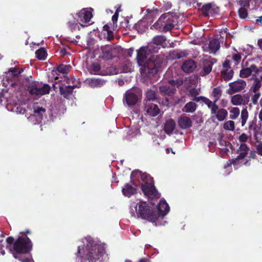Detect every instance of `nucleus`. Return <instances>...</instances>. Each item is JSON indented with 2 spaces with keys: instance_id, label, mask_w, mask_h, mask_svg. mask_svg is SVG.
<instances>
[{
  "instance_id": "9d476101",
  "label": "nucleus",
  "mask_w": 262,
  "mask_h": 262,
  "mask_svg": "<svg viewBox=\"0 0 262 262\" xmlns=\"http://www.w3.org/2000/svg\"><path fill=\"white\" fill-rule=\"evenodd\" d=\"M138 99V96L133 90H129L124 95L123 102H125L128 106H133L137 104Z\"/></svg>"
},
{
  "instance_id": "7ed1b4c3",
  "label": "nucleus",
  "mask_w": 262,
  "mask_h": 262,
  "mask_svg": "<svg viewBox=\"0 0 262 262\" xmlns=\"http://www.w3.org/2000/svg\"><path fill=\"white\" fill-rule=\"evenodd\" d=\"M86 242L85 249L81 254L80 246L78 247L77 256L79 257L80 262H96L104 254V246L97 243L91 237L85 238Z\"/></svg>"
},
{
  "instance_id": "a19ab883",
  "label": "nucleus",
  "mask_w": 262,
  "mask_h": 262,
  "mask_svg": "<svg viewBox=\"0 0 262 262\" xmlns=\"http://www.w3.org/2000/svg\"><path fill=\"white\" fill-rule=\"evenodd\" d=\"M211 4L208 3L203 5L201 8L202 14L204 16H207L209 15V11L211 8Z\"/></svg>"
},
{
  "instance_id": "2f4dec72",
  "label": "nucleus",
  "mask_w": 262,
  "mask_h": 262,
  "mask_svg": "<svg viewBox=\"0 0 262 262\" xmlns=\"http://www.w3.org/2000/svg\"><path fill=\"white\" fill-rule=\"evenodd\" d=\"M36 57L40 60H43L46 59L47 56V52L44 48H41L35 52Z\"/></svg>"
},
{
  "instance_id": "2eb2a0df",
  "label": "nucleus",
  "mask_w": 262,
  "mask_h": 262,
  "mask_svg": "<svg viewBox=\"0 0 262 262\" xmlns=\"http://www.w3.org/2000/svg\"><path fill=\"white\" fill-rule=\"evenodd\" d=\"M211 114L213 118L217 119L219 121H223L227 118L228 112L224 108H219L217 105V108L215 109L214 112H211Z\"/></svg>"
},
{
  "instance_id": "680f3d73",
  "label": "nucleus",
  "mask_w": 262,
  "mask_h": 262,
  "mask_svg": "<svg viewBox=\"0 0 262 262\" xmlns=\"http://www.w3.org/2000/svg\"><path fill=\"white\" fill-rule=\"evenodd\" d=\"M205 98V97L204 96H199V97H194V98H192V100L195 101V102H199L200 101H202L203 102L204 99Z\"/></svg>"
},
{
  "instance_id": "f257e3e1",
  "label": "nucleus",
  "mask_w": 262,
  "mask_h": 262,
  "mask_svg": "<svg viewBox=\"0 0 262 262\" xmlns=\"http://www.w3.org/2000/svg\"><path fill=\"white\" fill-rule=\"evenodd\" d=\"M23 71V69H18L16 67L10 68L6 73V80L12 87L24 86L32 96H40L50 93V86L47 84L42 85L39 82L31 81L29 78L21 81L20 77Z\"/></svg>"
},
{
  "instance_id": "052dcab7",
  "label": "nucleus",
  "mask_w": 262,
  "mask_h": 262,
  "mask_svg": "<svg viewBox=\"0 0 262 262\" xmlns=\"http://www.w3.org/2000/svg\"><path fill=\"white\" fill-rule=\"evenodd\" d=\"M189 94L190 96L192 98H194V97H196L198 95L199 93L195 89H192L189 91Z\"/></svg>"
},
{
  "instance_id": "e2e57ef3",
  "label": "nucleus",
  "mask_w": 262,
  "mask_h": 262,
  "mask_svg": "<svg viewBox=\"0 0 262 262\" xmlns=\"http://www.w3.org/2000/svg\"><path fill=\"white\" fill-rule=\"evenodd\" d=\"M134 52V49L133 48H130L126 52V56L127 57H132L133 54Z\"/></svg>"
},
{
  "instance_id": "49530a36",
  "label": "nucleus",
  "mask_w": 262,
  "mask_h": 262,
  "mask_svg": "<svg viewBox=\"0 0 262 262\" xmlns=\"http://www.w3.org/2000/svg\"><path fill=\"white\" fill-rule=\"evenodd\" d=\"M241 58V53L238 52L233 54L232 56V59L235 62V65H237L239 63Z\"/></svg>"
},
{
  "instance_id": "412c9836",
  "label": "nucleus",
  "mask_w": 262,
  "mask_h": 262,
  "mask_svg": "<svg viewBox=\"0 0 262 262\" xmlns=\"http://www.w3.org/2000/svg\"><path fill=\"white\" fill-rule=\"evenodd\" d=\"M239 150L240 152L238 156L234 160V161H239V160L244 159L247 156L250 148L245 143H242L239 146Z\"/></svg>"
},
{
  "instance_id": "774afa93",
  "label": "nucleus",
  "mask_w": 262,
  "mask_h": 262,
  "mask_svg": "<svg viewBox=\"0 0 262 262\" xmlns=\"http://www.w3.org/2000/svg\"><path fill=\"white\" fill-rule=\"evenodd\" d=\"M249 158H252V159H255V158H256V154H255V151H254L253 150H251L250 151Z\"/></svg>"
},
{
  "instance_id": "864d4df0",
  "label": "nucleus",
  "mask_w": 262,
  "mask_h": 262,
  "mask_svg": "<svg viewBox=\"0 0 262 262\" xmlns=\"http://www.w3.org/2000/svg\"><path fill=\"white\" fill-rule=\"evenodd\" d=\"M260 95L259 93H255V94L252 96V101L254 104H256L257 103V101L259 98Z\"/></svg>"
},
{
  "instance_id": "bb28decb",
  "label": "nucleus",
  "mask_w": 262,
  "mask_h": 262,
  "mask_svg": "<svg viewBox=\"0 0 262 262\" xmlns=\"http://www.w3.org/2000/svg\"><path fill=\"white\" fill-rule=\"evenodd\" d=\"M221 75L226 81L230 80L233 76L234 72L232 69H225L221 72Z\"/></svg>"
},
{
  "instance_id": "20e7f679",
  "label": "nucleus",
  "mask_w": 262,
  "mask_h": 262,
  "mask_svg": "<svg viewBox=\"0 0 262 262\" xmlns=\"http://www.w3.org/2000/svg\"><path fill=\"white\" fill-rule=\"evenodd\" d=\"M136 213L138 217L155 223L157 221L156 210L146 202L140 201L136 206Z\"/></svg>"
},
{
  "instance_id": "f8f14e48",
  "label": "nucleus",
  "mask_w": 262,
  "mask_h": 262,
  "mask_svg": "<svg viewBox=\"0 0 262 262\" xmlns=\"http://www.w3.org/2000/svg\"><path fill=\"white\" fill-rule=\"evenodd\" d=\"M101 51V57L106 60L112 59L116 53L115 48L111 45H106L102 47Z\"/></svg>"
},
{
  "instance_id": "e433bc0d",
  "label": "nucleus",
  "mask_w": 262,
  "mask_h": 262,
  "mask_svg": "<svg viewBox=\"0 0 262 262\" xmlns=\"http://www.w3.org/2000/svg\"><path fill=\"white\" fill-rule=\"evenodd\" d=\"M71 67L70 65L60 64L57 67V71L60 73L67 74Z\"/></svg>"
},
{
  "instance_id": "4468645a",
  "label": "nucleus",
  "mask_w": 262,
  "mask_h": 262,
  "mask_svg": "<svg viewBox=\"0 0 262 262\" xmlns=\"http://www.w3.org/2000/svg\"><path fill=\"white\" fill-rule=\"evenodd\" d=\"M171 18V16L169 14H163L159 19L152 25V27H151V29L153 27L156 29L158 30L159 31H161V30H162V28L164 27L165 24L167 23V20Z\"/></svg>"
},
{
  "instance_id": "79ce46f5",
  "label": "nucleus",
  "mask_w": 262,
  "mask_h": 262,
  "mask_svg": "<svg viewBox=\"0 0 262 262\" xmlns=\"http://www.w3.org/2000/svg\"><path fill=\"white\" fill-rule=\"evenodd\" d=\"M251 74V71L249 68L243 69L241 70L239 76L242 78H247Z\"/></svg>"
},
{
  "instance_id": "4be33fe9",
  "label": "nucleus",
  "mask_w": 262,
  "mask_h": 262,
  "mask_svg": "<svg viewBox=\"0 0 262 262\" xmlns=\"http://www.w3.org/2000/svg\"><path fill=\"white\" fill-rule=\"evenodd\" d=\"M176 122L172 119L167 120L164 124V130L166 134L170 135L176 128Z\"/></svg>"
},
{
  "instance_id": "a18cd8bd",
  "label": "nucleus",
  "mask_w": 262,
  "mask_h": 262,
  "mask_svg": "<svg viewBox=\"0 0 262 262\" xmlns=\"http://www.w3.org/2000/svg\"><path fill=\"white\" fill-rule=\"evenodd\" d=\"M68 26L69 28L72 32L75 31L77 27H78L75 19H73L71 20H69L68 23Z\"/></svg>"
},
{
  "instance_id": "69168bd1",
  "label": "nucleus",
  "mask_w": 262,
  "mask_h": 262,
  "mask_svg": "<svg viewBox=\"0 0 262 262\" xmlns=\"http://www.w3.org/2000/svg\"><path fill=\"white\" fill-rule=\"evenodd\" d=\"M31 233V231L29 229H27L24 232H20L19 234H20V236H27L28 234H30Z\"/></svg>"
},
{
  "instance_id": "09e8293b",
  "label": "nucleus",
  "mask_w": 262,
  "mask_h": 262,
  "mask_svg": "<svg viewBox=\"0 0 262 262\" xmlns=\"http://www.w3.org/2000/svg\"><path fill=\"white\" fill-rule=\"evenodd\" d=\"M101 69V67L98 63H93L92 65V71L95 74H97Z\"/></svg>"
},
{
  "instance_id": "338daca9",
  "label": "nucleus",
  "mask_w": 262,
  "mask_h": 262,
  "mask_svg": "<svg viewBox=\"0 0 262 262\" xmlns=\"http://www.w3.org/2000/svg\"><path fill=\"white\" fill-rule=\"evenodd\" d=\"M186 101L185 97L182 96L181 98L178 99L177 103H184Z\"/></svg>"
},
{
  "instance_id": "0eeeda50",
  "label": "nucleus",
  "mask_w": 262,
  "mask_h": 262,
  "mask_svg": "<svg viewBox=\"0 0 262 262\" xmlns=\"http://www.w3.org/2000/svg\"><path fill=\"white\" fill-rule=\"evenodd\" d=\"M141 189L144 195L153 200L159 198V194L153 183L145 182L141 185Z\"/></svg>"
},
{
  "instance_id": "603ef678",
  "label": "nucleus",
  "mask_w": 262,
  "mask_h": 262,
  "mask_svg": "<svg viewBox=\"0 0 262 262\" xmlns=\"http://www.w3.org/2000/svg\"><path fill=\"white\" fill-rule=\"evenodd\" d=\"M248 139V136L245 133H243L239 136L238 140L241 142H245L247 141Z\"/></svg>"
},
{
  "instance_id": "cd10ccee",
  "label": "nucleus",
  "mask_w": 262,
  "mask_h": 262,
  "mask_svg": "<svg viewBox=\"0 0 262 262\" xmlns=\"http://www.w3.org/2000/svg\"><path fill=\"white\" fill-rule=\"evenodd\" d=\"M156 93L155 91L148 90L146 93V103H150L151 101L157 99Z\"/></svg>"
},
{
  "instance_id": "aec40b11",
  "label": "nucleus",
  "mask_w": 262,
  "mask_h": 262,
  "mask_svg": "<svg viewBox=\"0 0 262 262\" xmlns=\"http://www.w3.org/2000/svg\"><path fill=\"white\" fill-rule=\"evenodd\" d=\"M77 86L75 85L72 86L68 85L64 88L62 86H59V92L64 98L68 99L69 96L72 94L73 90Z\"/></svg>"
},
{
  "instance_id": "0e129e2a",
  "label": "nucleus",
  "mask_w": 262,
  "mask_h": 262,
  "mask_svg": "<svg viewBox=\"0 0 262 262\" xmlns=\"http://www.w3.org/2000/svg\"><path fill=\"white\" fill-rule=\"evenodd\" d=\"M17 110H18L17 112H18L20 114H24L26 112V110L22 107H17Z\"/></svg>"
},
{
  "instance_id": "ea45409f",
  "label": "nucleus",
  "mask_w": 262,
  "mask_h": 262,
  "mask_svg": "<svg viewBox=\"0 0 262 262\" xmlns=\"http://www.w3.org/2000/svg\"><path fill=\"white\" fill-rule=\"evenodd\" d=\"M231 114L230 118L231 119H236L239 115V109L238 107H233L230 111Z\"/></svg>"
},
{
  "instance_id": "5fc2aeb1",
  "label": "nucleus",
  "mask_w": 262,
  "mask_h": 262,
  "mask_svg": "<svg viewBox=\"0 0 262 262\" xmlns=\"http://www.w3.org/2000/svg\"><path fill=\"white\" fill-rule=\"evenodd\" d=\"M230 61L229 60L226 59L223 63V67L226 69H231L230 67Z\"/></svg>"
},
{
  "instance_id": "c756f323",
  "label": "nucleus",
  "mask_w": 262,
  "mask_h": 262,
  "mask_svg": "<svg viewBox=\"0 0 262 262\" xmlns=\"http://www.w3.org/2000/svg\"><path fill=\"white\" fill-rule=\"evenodd\" d=\"M203 102L206 104L209 108H210L211 112H214L215 109L217 108V105L216 104L217 102H215L214 100L212 101L208 98L205 97Z\"/></svg>"
},
{
  "instance_id": "3c124183",
  "label": "nucleus",
  "mask_w": 262,
  "mask_h": 262,
  "mask_svg": "<svg viewBox=\"0 0 262 262\" xmlns=\"http://www.w3.org/2000/svg\"><path fill=\"white\" fill-rule=\"evenodd\" d=\"M234 160H235V158L234 159H232L231 160H229L226 163V164H225L224 165V168H227V167L230 166L232 164L235 165H237L238 164V161H234Z\"/></svg>"
},
{
  "instance_id": "bf43d9fd",
  "label": "nucleus",
  "mask_w": 262,
  "mask_h": 262,
  "mask_svg": "<svg viewBox=\"0 0 262 262\" xmlns=\"http://www.w3.org/2000/svg\"><path fill=\"white\" fill-rule=\"evenodd\" d=\"M256 150L258 155L262 156V143H260L256 146Z\"/></svg>"
},
{
  "instance_id": "473e14b6",
  "label": "nucleus",
  "mask_w": 262,
  "mask_h": 262,
  "mask_svg": "<svg viewBox=\"0 0 262 262\" xmlns=\"http://www.w3.org/2000/svg\"><path fill=\"white\" fill-rule=\"evenodd\" d=\"M136 172L139 174L141 180L143 182H144L145 183L151 182V181L152 180V178L149 174H147L146 172L143 173L142 171L139 170L137 171Z\"/></svg>"
},
{
  "instance_id": "c03bdc74",
  "label": "nucleus",
  "mask_w": 262,
  "mask_h": 262,
  "mask_svg": "<svg viewBox=\"0 0 262 262\" xmlns=\"http://www.w3.org/2000/svg\"><path fill=\"white\" fill-rule=\"evenodd\" d=\"M238 13L241 18L245 19L248 16L247 8H240L238 10Z\"/></svg>"
},
{
  "instance_id": "c9c22d12",
  "label": "nucleus",
  "mask_w": 262,
  "mask_h": 262,
  "mask_svg": "<svg viewBox=\"0 0 262 262\" xmlns=\"http://www.w3.org/2000/svg\"><path fill=\"white\" fill-rule=\"evenodd\" d=\"M174 24L172 23V21L171 20V18H169L167 20V23H166L165 25L164 26V27L163 28L162 30H161L160 32H167L168 31H171L174 28Z\"/></svg>"
},
{
  "instance_id": "de8ad7c7",
  "label": "nucleus",
  "mask_w": 262,
  "mask_h": 262,
  "mask_svg": "<svg viewBox=\"0 0 262 262\" xmlns=\"http://www.w3.org/2000/svg\"><path fill=\"white\" fill-rule=\"evenodd\" d=\"M251 0H239V4L241 8H249L250 7V2Z\"/></svg>"
},
{
  "instance_id": "dca6fc26",
  "label": "nucleus",
  "mask_w": 262,
  "mask_h": 262,
  "mask_svg": "<svg viewBox=\"0 0 262 262\" xmlns=\"http://www.w3.org/2000/svg\"><path fill=\"white\" fill-rule=\"evenodd\" d=\"M145 108L147 113L150 116H156L160 112V109L157 104L145 103Z\"/></svg>"
},
{
  "instance_id": "8fccbe9b",
  "label": "nucleus",
  "mask_w": 262,
  "mask_h": 262,
  "mask_svg": "<svg viewBox=\"0 0 262 262\" xmlns=\"http://www.w3.org/2000/svg\"><path fill=\"white\" fill-rule=\"evenodd\" d=\"M250 95L249 93H247L242 96V105H246L248 103L250 100Z\"/></svg>"
},
{
  "instance_id": "c85d7f7f",
  "label": "nucleus",
  "mask_w": 262,
  "mask_h": 262,
  "mask_svg": "<svg viewBox=\"0 0 262 262\" xmlns=\"http://www.w3.org/2000/svg\"><path fill=\"white\" fill-rule=\"evenodd\" d=\"M166 38L163 35H157L152 39V42L157 46H163L166 43Z\"/></svg>"
},
{
  "instance_id": "37998d69",
  "label": "nucleus",
  "mask_w": 262,
  "mask_h": 262,
  "mask_svg": "<svg viewBox=\"0 0 262 262\" xmlns=\"http://www.w3.org/2000/svg\"><path fill=\"white\" fill-rule=\"evenodd\" d=\"M261 86V82L260 80L256 79L254 81V82L251 87V89L252 90L254 93H256L260 88Z\"/></svg>"
},
{
  "instance_id": "58836bf2",
  "label": "nucleus",
  "mask_w": 262,
  "mask_h": 262,
  "mask_svg": "<svg viewBox=\"0 0 262 262\" xmlns=\"http://www.w3.org/2000/svg\"><path fill=\"white\" fill-rule=\"evenodd\" d=\"M223 127L225 130L233 131L235 129L234 121L229 120L225 122L224 124Z\"/></svg>"
},
{
  "instance_id": "1a4fd4ad",
  "label": "nucleus",
  "mask_w": 262,
  "mask_h": 262,
  "mask_svg": "<svg viewBox=\"0 0 262 262\" xmlns=\"http://www.w3.org/2000/svg\"><path fill=\"white\" fill-rule=\"evenodd\" d=\"M229 88L227 90V93L232 95L234 93L242 91L246 86V82L244 80L239 79L236 81L230 82L228 84Z\"/></svg>"
},
{
  "instance_id": "f03ea898",
  "label": "nucleus",
  "mask_w": 262,
  "mask_h": 262,
  "mask_svg": "<svg viewBox=\"0 0 262 262\" xmlns=\"http://www.w3.org/2000/svg\"><path fill=\"white\" fill-rule=\"evenodd\" d=\"M6 249L13 257L21 262H30L32 260L29 254L32 249L33 243L27 236H18L15 239L12 236L6 238Z\"/></svg>"
},
{
  "instance_id": "a878e982",
  "label": "nucleus",
  "mask_w": 262,
  "mask_h": 262,
  "mask_svg": "<svg viewBox=\"0 0 262 262\" xmlns=\"http://www.w3.org/2000/svg\"><path fill=\"white\" fill-rule=\"evenodd\" d=\"M197 106L198 105L195 102L190 101L182 108V111L187 113H193L196 111Z\"/></svg>"
},
{
  "instance_id": "72a5a7b5",
  "label": "nucleus",
  "mask_w": 262,
  "mask_h": 262,
  "mask_svg": "<svg viewBox=\"0 0 262 262\" xmlns=\"http://www.w3.org/2000/svg\"><path fill=\"white\" fill-rule=\"evenodd\" d=\"M33 112L35 116L38 117L39 119L42 120L46 112V109L42 107L37 106L34 108Z\"/></svg>"
},
{
  "instance_id": "9b49d317",
  "label": "nucleus",
  "mask_w": 262,
  "mask_h": 262,
  "mask_svg": "<svg viewBox=\"0 0 262 262\" xmlns=\"http://www.w3.org/2000/svg\"><path fill=\"white\" fill-rule=\"evenodd\" d=\"M169 211V207L165 200H160L157 206V210H156L157 220L160 216L163 217Z\"/></svg>"
},
{
  "instance_id": "6ab92c4d",
  "label": "nucleus",
  "mask_w": 262,
  "mask_h": 262,
  "mask_svg": "<svg viewBox=\"0 0 262 262\" xmlns=\"http://www.w3.org/2000/svg\"><path fill=\"white\" fill-rule=\"evenodd\" d=\"M181 68L185 72L189 73L193 72L196 68V64L194 61L188 60L183 63Z\"/></svg>"
},
{
  "instance_id": "423d86ee",
  "label": "nucleus",
  "mask_w": 262,
  "mask_h": 262,
  "mask_svg": "<svg viewBox=\"0 0 262 262\" xmlns=\"http://www.w3.org/2000/svg\"><path fill=\"white\" fill-rule=\"evenodd\" d=\"M92 16L91 11L86 9H83L77 14V21L83 27L88 26L92 24L90 21Z\"/></svg>"
},
{
  "instance_id": "ddd939ff",
  "label": "nucleus",
  "mask_w": 262,
  "mask_h": 262,
  "mask_svg": "<svg viewBox=\"0 0 262 262\" xmlns=\"http://www.w3.org/2000/svg\"><path fill=\"white\" fill-rule=\"evenodd\" d=\"M178 124L180 128L187 129L192 126V122L189 117L183 114L178 118Z\"/></svg>"
},
{
  "instance_id": "f3484780",
  "label": "nucleus",
  "mask_w": 262,
  "mask_h": 262,
  "mask_svg": "<svg viewBox=\"0 0 262 262\" xmlns=\"http://www.w3.org/2000/svg\"><path fill=\"white\" fill-rule=\"evenodd\" d=\"M122 192L124 196L129 198L137 193V188L132 184L126 183L122 188Z\"/></svg>"
},
{
  "instance_id": "6e6552de",
  "label": "nucleus",
  "mask_w": 262,
  "mask_h": 262,
  "mask_svg": "<svg viewBox=\"0 0 262 262\" xmlns=\"http://www.w3.org/2000/svg\"><path fill=\"white\" fill-rule=\"evenodd\" d=\"M137 52L136 60L138 65L145 67L148 63V47H141Z\"/></svg>"
},
{
  "instance_id": "5701e85b",
  "label": "nucleus",
  "mask_w": 262,
  "mask_h": 262,
  "mask_svg": "<svg viewBox=\"0 0 262 262\" xmlns=\"http://www.w3.org/2000/svg\"><path fill=\"white\" fill-rule=\"evenodd\" d=\"M256 120H253L251 121H249L248 123V130L250 134V136H251V132H253L254 136L256 138L257 135L259 131V127L257 126L256 123Z\"/></svg>"
},
{
  "instance_id": "13d9d810",
  "label": "nucleus",
  "mask_w": 262,
  "mask_h": 262,
  "mask_svg": "<svg viewBox=\"0 0 262 262\" xmlns=\"http://www.w3.org/2000/svg\"><path fill=\"white\" fill-rule=\"evenodd\" d=\"M249 68L250 69L251 73L252 72H255V73H258L259 72V70L255 64L251 65Z\"/></svg>"
},
{
  "instance_id": "393cba45",
  "label": "nucleus",
  "mask_w": 262,
  "mask_h": 262,
  "mask_svg": "<svg viewBox=\"0 0 262 262\" xmlns=\"http://www.w3.org/2000/svg\"><path fill=\"white\" fill-rule=\"evenodd\" d=\"M209 50L210 53H215L220 48V43L217 39H212L209 41Z\"/></svg>"
},
{
  "instance_id": "f704fd0d",
  "label": "nucleus",
  "mask_w": 262,
  "mask_h": 262,
  "mask_svg": "<svg viewBox=\"0 0 262 262\" xmlns=\"http://www.w3.org/2000/svg\"><path fill=\"white\" fill-rule=\"evenodd\" d=\"M242 95L241 94H236L233 95L231 99V103L234 105H239L242 104Z\"/></svg>"
},
{
  "instance_id": "4d7b16f0",
  "label": "nucleus",
  "mask_w": 262,
  "mask_h": 262,
  "mask_svg": "<svg viewBox=\"0 0 262 262\" xmlns=\"http://www.w3.org/2000/svg\"><path fill=\"white\" fill-rule=\"evenodd\" d=\"M119 16V14H118V12H115V14L113 15L112 17V20L114 25L117 23L118 18Z\"/></svg>"
},
{
  "instance_id": "4c0bfd02",
  "label": "nucleus",
  "mask_w": 262,
  "mask_h": 262,
  "mask_svg": "<svg viewBox=\"0 0 262 262\" xmlns=\"http://www.w3.org/2000/svg\"><path fill=\"white\" fill-rule=\"evenodd\" d=\"M248 118V112L247 111V108L243 109L241 112V124L242 126H244L245 125Z\"/></svg>"
},
{
  "instance_id": "7c9ffc66",
  "label": "nucleus",
  "mask_w": 262,
  "mask_h": 262,
  "mask_svg": "<svg viewBox=\"0 0 262 262\" xmlns=\"http://www.w3.org/2000/svg\"><path fill=\"white\" fill-rule=\"evenodd\" d=\"M222 94V90L220 86L215 88L213 89L211 96L214 98L215 102H217Z\"/></svg>"
},
{
  "instance_id": "39448f33",
  "label": "nucleus",
  "mask_w": 262,
  "mask_h": 262,
  "mask_svg": "<svg viewBox=\"0 0 262 262\" xmlns=\"http://www.w3.org/2000/svg\"><path fill=\"white\" fill-rule=\"evenodd\" d=\"M169 83L171 86L168 85H165L160 86L159 90L161 94L163 95H167L168 96H172L176 92L175 86L178 88L183 83V81L178 80H170Z\"/></svg>"
},
{
  "instance_id": "a211bd4d",
  "label": "nucleus",
  "mask_w": 262,
  "mask_h": 262,
  "mask_svg": "<svg viewBox=\"0 0 262 262\" xmlns=\"http://www.w3.org/2000/svg\"><path fill=\"white\" fill-rule=\"evenodd\" d=\"M89 85L92 88H100L105 84V81L102 78H90L86 79Z\"/></svg>"
},
{
  "instance_id": "6e6d98bb",
  "label": "nucleus",
  "mask_w": 262,
  "mask_h": 262,
  "mask_svg": "<svg viewBox=\"0 0 262 262\" xmlns=\"http://www.w3.org/2000/svg\"><path fill=\"white\" fill-rule=\"evenodd\" d=\"M107 32L106 38L108 40L110 41L114 38V33L111 30L108 31Z\"/></svg>"
},
{
  "instance_id": "b1692460",
  "label": "nucleus",
  "mask_w": 262,
  "mask_h": 262,
  "mask_svg": "<svg viewBox=\"0 0 262 262\" xmlns=\"http://www.w3.org/2000/svg\"><path fill=\"white\" fill-rule=\"evenodd\" d=\"M213 63L210 61L205 60L203 62V70L200 73L202 76L209 74L212 71Z\"/></svg>"
}]
</instances>
